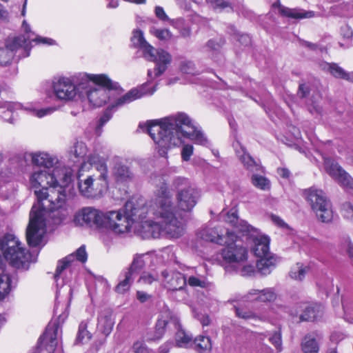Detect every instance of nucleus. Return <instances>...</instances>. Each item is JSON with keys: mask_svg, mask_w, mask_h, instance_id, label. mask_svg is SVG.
Segmentation results:
<instances>
[{"mask_svg": "<svg viewBox=\"0 0 353 353\" xmlns=\"http://www.w3.org/2000/svg\"><path fill=\"white\" fill-rule=\"evenodd\" d=\"M72 175L70 172L56 168L37 170L30 177L32 187L41 190H34L37 202L32 207L29 223L26 228L28 245L36 247L40 245L46 232V215L49 212H61L59 221L68 214L66 207L68 196L70 194Z\"/></svg>", "mask_w": 353, "mask_h": 353, "instance_id": "f257e3e1", "label": "nucleus"}, {"mask_svg": "<svg viewBox=\"0 0 353 353\" xmlns=\"http://www.w3.org/2000/svg\"><path fill=\"white\" fill-rule=\"evenodd\" d=\"M145 128L154 143L159 147V154L164 156L168 149L180 145L183 137L195 143L207 145L208 140L203 133L193 123L192 119L183 112H178L159 120L139 124Z\"/></svg>", "mask_w": 353, "mask_h": 353, "instance_id": "f03ea898", "label": "nucleus"}, {"mask_svg": "<svg viewBox=\"0 0 353 353\" xmlns=\"http://www.w3.org/2000/svg\"><path fill=\"white\" fill-rule=\"evenodd\" d=\"M152 181L155 185L159 186V189L149 212L157 221L143 223L141 234L144 239H155L163 236L179 238L184 233V224L174 214L172 195L165 180L161 176H155Z\"/></svg>", "mask_w": 353, "mask_h": 353, "instance_id": "7ed1b4c3", "label": "nucleus"}, {"mask_svg": "<svg viewBox=\"0 0 353 353\" xmlns=\"http://www.w3.org/2000/svg\"><path fill=\"white\" fill-rule=\"evenodd\" d=\"M2 256L10 265L15 268L27 270L29 266L30 254L21 247V243L12 234H6L0 238V301L10 291L11 279L4 273Z\"/></svg>", "mask_w": 353, "mask_h": 353, "instance_id": "20e7f679", "label": "nucleus"}, {"mask_svg": "<svg viewBox=\"0 0 353 353\" xmlns=\"http://www.w3.org/2000/svg\"><path fill=\"white\" fill-rule=\"evenodd\" d=\"M145 212L143 204L137 206L133 201H128L123 209L104 212L103 228L110 230L116 234L128 232L134 222L145 217Z\"/></svg>", "mask_w": 353, "mask_h": 353, "instance_id": "39448f33", "label": "nucleus"}, {"mask_svg": "<svg viewBox=\"0 0 353 353\" xmlns=\"http://www.w3.org/2000/svg\"><path fill=\"white\" fill-rule=\"evenodd\" d=\"M79 86L88 89L86 94L90 103L94 107H101L110 99L111 90H117L119 84L113 82L105 74H83Z\"/></svg>", "mask_w": 353, "mask_h": 353, "instance_id": "423d86ee", "label": "nucleus"}, {"mask_svg": "<svg viewBox=\"0 0 353 353\" xmlns=\"http://www.w3.org/2000/svg\"><path fill=\"white\" fill-rule=\"evenodd\" d=\"M22 28L26 34L14 37L11 41L7 42L5 48H0L1 65H7L11 63L17 49L19 48H23L25 50L29 49V45L32 41L48 45L54 43V41L51 39L34 36V34L30 31V26L26 21H23Z\"/></svg>", "mask_w": 353, "mask_h": 353, "instance_id": "0eeeda50", "label": "nucleus"}, {"mask_svg": "<svg viewBox=\"0 0 353 353\" xmlns=\"http://www.w3.org/2000/svg\"><path fill=\"white\" fill-rule=\"evenodd\" d=\"M88 148L83 142H77L72 148L70 152V160L74 163H79L81 170L85 165L86 161L89 164L94 165L97 170L101 172L98 180L105 181L107 179V166L103 160L101 159L97 154H90L86 157Z\"/></svg>", "mask_w": 353, "mask_h": 353, "instance_id": "6e6552de", "label": "nucleus"}, {"mask_svg": "<svg viewBox=\"0 0 353 353\" xmlns=\"http://www.w3.org/2000/svg\"><path fill=\"white\" fill-rule=\"evenodd\" d=\"M305 197L310 203L317 218L323 223H330L333 219L332 205L321 190L311 188L305 192Z\"/></svg>", "mask_w": 353, "mask_h": 353, "instance_id": "1a4fd4ad", "label": "nucleus"}, {"mask_svg": "<svg viewBox=\"0 0 353 353\" xmlns=\"http://www.w3.org/2000/svg\"><path fill=\"white\" fill-rule=\"evenodd\" d=\"M228 240L225 247L221 250L223 259L228 263H239L248 259V250L238 243L237 236L234 232H227Z\"/></svg>", "mask_w": 353, "mask_h": 353, "instance_id": "9d476101", "label": "nucleus"}, {"mask_svg": "<svg viewBox=\"0 0 353 353\" xmlns=\"http://www.w3.org/2000/svg\"><path fill=\"white\" fill-rule=\"evenodd\" d=\"M146 85H143L139 88H134L127 92L123 97L118 99L115 104L109 107L100 119V125L103 126L112 117V110L115 107L121 106L129 103L137 99H140L145 95H152L156 90L155 87L152 89H148Z\"/></svg>", "mask_w": 353, "mask_h": 353, "instance_id": "9b49d317", "label": "nucleus"}, {"mask_svg": "<svg viewBox=\"0 0 353 353\" xmlns=\"http://www.w3.org/2000/svg\"><path fill=\"white\" fill-rule=\"evenodd\" d=\"M104 212L94 207H85L74 216L73 222L77 226H96L103 228Z\"/></svg>", "mask_w": 353, "mask_h": 353, "instance_id": "f8f14e48", "label": "nucleus"}, {"mask_svg": "<svg viewBox=\"0 0 353 353\" xmlns=\"http://www.w3.org/2000/svg\"><path fill=\"white\" fill-rule=\"evenodd\" d=\"M143 57L148 61L156 63L154 74L153 75V72L151 70L148 71V76L151 79L161 75L167 70L168 65L172 61V56L169 52L163 49H155L154 47Z\"/></svg>", "mask_w": 353, "mask_h": 353, "instance_id": "ddd939ff", "label": "nucleus"}, {"mask_svg": "<svg viewBox=\"0 0 353 353\" xmlns=\"http://www.w3.org/2000/svg\"><path fill=\"white\" fill-rule=\"evenodd\" d=\"M200 197L199 192L193 186H187L177 191L176 200L178 209L190 212L196 205Z\"/></svg>", "mask_w": 353, "mask_h": 353, "instance_id": "4468645a", "label": "nucleus"}, {"mask_svg": "<svg viewBox=\"0 0 353 353\" xmlns=\"http://www.w3.org/2000/svg\"><path fill=\"white\" fill-rule=\"evenodd\" d=\"M53 90L57 99L62 101H72L77 94V88L71 79L59 77L53 81Z\"/></svg>", "mask_w": 353, "mask_h": 353, "instance_id": "2eb2a0df", "label": "nucleus"}, {"mask_svg": "<svg viewBox=\"0 0 353 353\" xmlns=\"http://www.w3.org/2000/svg\"><path fill=\"white\" fill-rule=\"evenodd\" d=\"M81 175L78 176V187L80 193L87 198L99 197L102 193V188L92 176H88L81 179Z\"/></svg>", "mask_w": 353, "mask_h": 353, "instance_id": "dca6fc26", "label": "nucleus"}, {"mask_svg": "<svg viewBox=\"0 0 353 353\" xmlns=\"http://www.w3.org/2000/svg\"><path fill=\"white\" fill-rule=\"evenodd\" d=\"M88 259V254L85 245H81L77 251L65 256L63 260L59 261L57 267L54 279L57 281L62 272L72 265L75 260L81 263H85Z\"/></svg>", "mask_w": 353, "mask_h": 353, "instance_id": "f3484780", "label": "nucleus"}, {"mask_svg": "<svg viewBox=\"0 0 353 353\" xmlns=\"http://www.w3.org/2000/svg\"><path fill=\"white\" fill-rule=\"evenodd\" d=\"M165 286L170 290H180L186 285L187 281L183 274L176 271L161 272Z\"/></svg>", "mask_w": 353, "mask_h": 353, "instance_id": "a211bd4d", "label": "nucleus"}, {"mask_svg": "<svg viewBox=\"0 0 353 353\" xmlns=\"http://www.w3.org/2000/svg\"><path fill=\"white\" fill-rule=\"evenodd\" d=\"M276 293L273 288H268L262 290L252 289L250 290L243 299L245 301L272 302L276 300Z\"/></svg>", "mask_w": 353, "mask_h": 353, "instance_id": "6ab92c4d", "label": "nucleus"}, {"mask_svg": "<svg viewBox=\"0 0 353 353\" xmlns=\"http://www.w3.org/2000/svg\"><path fill=\"white\" fill-rule=\"evenodd\" d=\"M322 339V334L317 331L306 334L301 342L302 351L304 353H319V342Z\"/></svg>", "mask_w": 353, "mask_h": 353, "instance_id": "aec40b11", "label": "nucleus"}, {"mask_svg": "<svg viewBox=\"0 0 353 353\" xmlns=\"http://www.w3.org/2000/svg\"><path fill=\"white\" fill-rule=\"evenodd\" d=\"M252 240L253 241L252 252L256 257L261 258L272 254L270 252V239L268 236L259 234Z\"/></svg>", "mask_w": 353, "mask_h": 353, "instance_id": "412c9836", "label": "nucleus"}, {"mask_svg": "<svg viewBox=\"0 0 353 353\" xmlns=\"http://www.w3.org/2000/svg\"><path fill=\"white\" fill-rule=\"evenodd\" d=\"M114 321L112 318V311L105 308L101 311L98 316L97 328L104 335L108 336L112 332Z\"/></svg>", "mask_w": 353, "mask_h": 353, "instance_id": "4be33fe9", "label": "nucleus"}, {"mask_svg": "<svg viewBox=\"0 0 353 353\" xmlns=\"http://www.w3.org/2000/svg\"><path fill=\"white\" fill-rule=\"evenodd\" d=\"M273 6L279 8V12L281 15L288 18L300 19L312 18L314 16V12L312 11H305L297 8H289L281 6L279 1L274 3Z\"/></svg>", "mask_w": 353, "mask_h": 353, "instance_id": "5701e85b", "label": "nucleus"}, {"mask_svg": "<svg viewBox=\"0 0 353 353\" xmlns=\"http://www.w3.org/2000/svg\"><path fill=\"white\" fill-rule=\"evenodd\" d=\"M58 330V325L52 329L48 327L46 332L39 339V344H41L43 341L48 343L46 350L49 353H61L60 350L57 349L58 345L57 339Z\"/></svg>", "mask_w": 353, "mask_h": 353, "instance_id": "b1692460", "label": "nucleus"}, {"mask_svg": "<svg viewBox=\"0 0 353 353\" xmlns=\"http://www.w3.org/2000/svg\"><path fill=\"white\" fill-rule=\"evenodd\" d=\"M321 68L330 73L335 78L342 79L348 81H353V72H347L334 63H323Z\"/></svg>", "mask_w": 353, "mask_h": 353, "instance_id": "393cba45", "label": "nucleus"}, {"mask_svg": "<svg viewBox=\"0 0 353 353\" xmlns=\"http://www.w3.org/2000/svg\"><path fill=\"white\" fill-rule=\"evenodd\" d=\"M199 238L206 241L214 242L217 244H222L225 241L223 239V234L220 233L218 228H204L197 233Z\"/></svg>", "mask_w": 353, "mask_h": 353, "instance_id": "a878e982", "label": "nucleus"}, {"mask_svg": "<svg viewBox=\"0 0 353 353\" xmlns=\"http://www.w3.org/2000/svg\"><path fill=\"white\" fill-rule=\"evenodd\" d=\"M236 154L247 170L252 172H263L261 165L258 163L248 152H246L244 148L241 147L240 150H236Z\"/></svg>", "mask_w": 353, "mask_h": 353, "instance_id": "bb28decb", "label": "nucleus"}, {"mask_svg": "<svg viewBox=\"0 0 353 353\" xmlns=\"http://www.w3.org/2000/svg\"><path fill=\"white\" fill-rule=\"evenodd\" d=\"M173 327L176 330L175 339L179 347H186L192 340V334L186 332L181 327L179 318H173L171 321Z\"/></svg>", "mask_w": 353, "mask_h": 353, "instance_id": "cd10ccee", "label": "nucleus"}, {"mask_svg": "<svg viewBox=\"0 0 353 353\" xmlns=\"http://www.w3.org/2000/svg\"><path fill=\"white\" fill-rule=\"evenodd\" d=\"M32 163L37 166H43L46 169H50L57 163L56 157L46 152H35L31 154Z\"/></svg>", "mask_w": 353, "mask_h": 353, "instance_id": "c85d7f7f", "label": "nucleus"}, {"mask_svg": "<svg viewBox=\"0 0 353 353\" xmlns=\"http://www.w3.org/2000/svg\"><path fill=\"white\" fill-rule=\"evenodd\" d=\"M131 41L134 47L139 48L142 51L143 57L153 47L145 41L143 33L140 30L133 31Z\"/></svg>", "mask_w": 353, "mask_h": 353, "instance_id": "c756f323", "label": "nucleus"}, {"mask_svg": "<svg viewBox=\"0 0 353 353\" xmlns=\"http://www.w3.org/2000/svg\"><path fill=\"white\" fill-rule=\"evenodd\" d=\"M322 312L321 305L316 303L305 304L303 307V312L300 315L301 321H314Z\"/></svg>", "mask_w": 353, "mask_h": 353, "instance_id": "7c9ffc66", "label": "nucleus"}, {"mask_svg": "<svg viewBox=\"0 0 353 353\" xmlns=\"http://www.w3.org/2000/svg\"><path fill=\"white\" fill-rule=\"evenodd\" d=\"M276 260L270 254L267 256L259 258L256 263L259 272L263 275L269 274L276 265Z\"/></svg>", "mask_w": 353, "mask_h": 353, "instance_id": "2f4dec72", "label": "nucleus"}, {"mask_svg": "<svg viewBox=\"0 0 353 353\" xmlns=\"http://www.w3.org/2000/svg\"><path fill=\"white\" fill-rule=\"evenodd\" d=\"M235 229L236 232H239L242 236H245L247 239H252L259 234L256 228L243 220H239L235 226Z\"/></svg>", "mask_w": 353, "mask_h": 353, "instance_id": "473e14b6", "label": "nucleus"}, {"mask_svg": "<svg viewBox=\"0 0 353 353\" xmlns=\"http://www.w3.org/2000/svg\"><path fill=\"white\" fill-rule=\"evenodd\" d=\"M173 318H177L175 316H161L159 318L156 324V330L155 334L157 339H160L165 332L167 327L170 326L173 327L172 323L171 321Z\"/></svg>", "mask_w": 353, "mask_h": 353, "instance_id": "72a5a7b5", "label": "nucleus"}, {"mask_svg": "<svg viewBox=\"0 0 353 353\" xmlns=\"http://www.w3.org/2000/svg\"><path fill=\"white\" fill-rule=\"evenodd\" d=\"M235 312L239 318L245 320L253 319L265 321L268 319V316L265 314H257L252 311L241 309L239 307H235Z\"/></svg>", "mask_w": 353, "mask_h": 353, "instance_id": "f704fd0d", "label": "nucleus"}, {"mask_svg": "<svg viewBox=\"0 0 353 353\" xmlns=\"http://www.w3.org/2000/svg\"><path fill=\"white\" fill-rule=\"evenodd\" d=\"M194 347L199 353L210 352L212 349L211 339L208 336H199L194 341Z\"/></svg>", "mask_w": 353, "mask_h": 353, "instance_id": "c9c22d12", "label": "nucleus"}, {"mask_svg": "<svg viewBox=\"0 0 353 353\" xmlns=\"http://www.w3.org/2000/svg\"><path fill=\"white\" fill-rule=\"evenodd\" d=\"M325 169L333 179H336L339 174H341L343 169L334 160L330 159H324Z\"/></svg>", "mask_w": 353, "mask_h": 353, "instance_id": "e433bc0d", "label": "nucleus"}, {"mask_svg": "<svg viewBox=\"0 0 353 353\" xmlns=\"http://www.w3.org/2000/svg\"><path fill=\"white\" fill-rule=\"evenodd\" d=\"M19 106H20V105L18 103L7 102V101L3 102V105L0 108H4L6 110H5L2 113V115H1L2 118L5 121L9 122L10 123H13L14 120V117H13L14 111L15 110L19 109Z\"/></svg>", "mask_w": 353, "mask_h": 353, "instance_id": "4c0bfd02", "label": "nucleus"}, {"mask_svg": "<svg viewBox=\"0 0 353 353\" xmlns=\"http://www.w3.org/2000/svg\"><path fill=\"white\" fill-rule=\"evenodd\" d=\"M123 276V279L120 281L115 288V291L119 294H123L130 289L135 277L127 271L124 272Z\"/></svg>", "mask_w": 353, "mask_h": 353, "instance_id": "58836bf2", "label": "nucleus"}, {"mask_svg": "<svg viewBox=\"0 0 353 353\" xmlns=\"http://www.w3.org/2000/svg\"><path fill=\"white\" fill-rule=\"evenodd\" d=\"M252 185L261 190H269L270 189V181L266 177L258 174H253L251 178Z\"/></svg>", "mask_w": 353, "mask_h": 353, "instance_id": "ea45409f", "label": "nucleus"}, {"mask_svg": "<svg viewBox=\"0 0 353 353\" xmlns=\"http://www.w3.org/2000/svg\"><path fill=\"white\" fill-rule=\"evenodd\" d=\"M114 174L118 180L125 181L132 177V173L126 165L118 163L114 169Z\"/></svg>", "mask_w": 353, "mask_h": 353, "instance_id": "a19ab883", "label": "nucleus"}, {"mask_svg": "<svg viewBox=\"0 0 353 353\" xmlns=\"http://www.w3.org/2000/svg\"><path fill=\"white\" fill-rule=\"evenodd\" d=\"M308 271L307 266H303L298 263L291 269L290 276L294 280L302 281Z\"/></svg>", "mask_w": 353, "mask_h": 353, "instance_id": "79ce46f5", "label": "nucleus"}, {"mask_svg": "<svg viewBox=\"0 0 353 353\" xmlns=\"http://www.w3.org/2000/svg\"><path fill=\"white\" fill-rule=\"evenodd\" d=\"M224 44L225 40L223 38L212 39L208 41L203 47V50L206 52H218L222 48Z\"/></svg>", "mask_w": 353, "mask_h": 353, "instance_id": "37998d69", "label": "nucleus"}, {"mask_svg": "<svg viewBox=\"0 0 353 353\" xmlns=\"http://www.w3.org/2000/svg\"><path fill=\"white\" fill-rule=\"evenodd\" d=\"M145 261L143 259L142 255H136L130 266L126 270L128 272H130L132 275H135L144 267Z\"/></svg>", "mask_w": 353, "mask_h": 353, "instance_id": "c03bdc74", "label": "nucleus"}, {"mask_svg": "<svg viewBox=\"0 0 353 353\" xmlns=\"http://www.w3.org/2000/svg\"><path fill=\"white\" fill-rule=\"evenodd\" d=\"M229 33L233 35L240 44L245 46H248L251 44L250 37L246 34H240L234 26L229 28Z\"/></svg>", "mask_w": 353, "mask_h": 353, "instance_id": "a18cd8bd", "label": "nucleus"}, {"mask_svg": "<svg viewBox=\"0 0 353 353\" xmlns=\"http://www.w3.org/2000/svg\"><path fill=\"white\" fill-rule=\"evenodd\" d=\"M159 279V276L155 271L143 272L139 279V282L145 285H151L157 282Z\"/></svg>", "mask_w": 353, "mask_h": 353, "instance_id": "49530a36", "label": "nucleus"}, {"mask_svg": "<svg viewBox=\"0 0 353 353\" xmlns=\"http://www.w3.org/2000/svg\"><path fill=\"white\" fill-rule=\"evenodd\" d=\"M88 324L86 322H81L79 326V331L77 337V341L83 343L91 339V334L87 330Z\"/></svg>", "mask_w": 353, "mask_h": 353, "instance_id": "de8ad7c7", "label": "nucleus"}, {"mask_svg": "<svg viewBox=\"0 0 353 353\" xmlns=\"http://www.w3.org/2000/svg\"><path fill=\"white\" fill-rule=\"evenodd\" d=\"M335 180L343 188L353 189V179L345 170Z\"/></svg>", "mask_w": 353, "mask_h": 353, "instance_id": "09e8293b", "label": "nucleus"}, {"mask_svg": "<svg viewBox=\"0 0 353 353\" xmlns=\"http://www.w3.org/2000/svg\"><path fill=\"white\" fill-rule=\"evenodd\" d=\"M210 6L215 10H232V4L227 0H210Z\"/></svg>", "mask_w": 353, "mask_h": 353, "instance_id": "8fccbe9b", "label": "nucleus"}, {"mask_svg": "<svg viewBox=\"0 0 353 353\" xmlns=\"http://www.w3.org/2000/svg\"><path fill=\"white\" fill-rule=\"evenodd\" d=\"M343 307L345 313V319L348 322L353 321V299L343 301Z\"/></svg>", "mask_w": 353, "mask_h": 353, "instance_id": "3c124183", "label": "nucleus"}, {"mask_svg": "<svg viewBox=\"0 0 353 353\" xmlns=\"http://www.w3.org/2000/svg\"><path fill=\"white\" fill-rule=\"evenodd\" d=\"M180 70L183 73L196 75L199 72L195 68L194 63L191 61H183L180 63Z\"/></svg>", "mask_w": 353, "mask_h": 353, "instance_id": "603ef678", "label": "nucleus"}, {"mask_svg": "<svg viewBox=\"0 0 353 353\" xmlns=\"http://www.w3.org/2000/svg\"><path fill=\"white\" fill-rule=\"evenodd\" d=\"M270 342L275 347V348L281 352L282 350V338L281 330L274 331L270 334L269 336Z\"/></svg>", "mask_w": 353, "mask_h": 353, "instance_id": "864d4df0", "label": "nucleus"}, {"mask_svg": "<svg viewBox=\"0 0 353 353\" xmlns=\"http://www.w3.org/2000/svg\"><path fill=\"white\" fill-rule=\"evenodd\" d=\"M224 220L226 223L231 224L232 226L235 228V226L239 221L236 210L232 209L230 211H229L226 214Z\"/></svg>", "mask_w": 353, "mask_h": 353, "instance_id": "5fc2aeb1", "label": "nucleus"}, {"mask_svg": "<svg viewBox=\"0 0 353 353\" xmlns=\"http://www.w3.org/2000/svg\"><path fill=\"white\" fill-rule=\"evenodd\" d=\"M153 34L161 40H169L172 37V34L168 29H155Z\"/></svg>", "mask_w": 353, "mask_h": 353, "instance_id": "6e6d98bb", "label": "nucleus"}, {"mask_svg": "<svg viewBox=\"0 0 353 353\" xmlns=\"http://www.w3.org/2000/svg\"><path fill=\"white\" fill-rule=\"evenodd\" d=\"M172 185L177 189V191L181 188H184L185 187L191 186L188 180L181 176L176 177L172 182Z\"/></svg>", "mask_w": 353, "mask_h": 353, "instance_id": "4d7b16f0", "label": "nucleus"}, {"mask_svg": "<svg viewBox=\"0 0 353 353\" xmlns=\"http://www.w3.org/2000/svg\"><path fill=\"white\" fill-rule=\"evenodd\" d=\"M194 148L192 145H184L181 150V157L183 161H188L190 160L193 154Z\"/></svg>", "mask_w": 353, "mask_h": 353, "instance_id": "13d9d810", "label": "nucleus"}, {"mask_svg": "<svg viewBox=\"0 0 353 353\" xmlns=\"http://www.w3.org/2000/svg\"><path fill=\"white\" fill-rule=\"evenodd\" d=\"M188 283L192 287L205 288L207 283L205 280L199 279L198 277L191 276L188 280Z\"/></svg>", "mask_w": 353, "mask_h": 353, "instance_id": "bf43d9fd", "label": "nucleus"}, {"mask_svg": "<svg viewBox=\"0 0 353 353\" xmlns=\"http://www.w3.org/2000/svg\"><path fill=\"white\" fill-rule=\"evenodd\" d=\"M132 348L134 353H150L145 344L140 341L135 342Z\"/></svg>", "mask_w": 353, "mask_h": 353, "instance_id": "052dcab7", "label": "nucleus"}, {"mask_svg": "<svg viewBox=\"0 0 353 353\" xmlns=\"http://www.w3.org/2000/svg\"><path fill=\"white\" fill-rule=\"evenodd\" d=\"M155 14L161 21H169V17L165 14L163 8L160 6L155 8Z\"/></svg>", "mask_w": 353, "mask_h": 353, "instance_id": "680f3d73", "label": "nucleus"}, {"mask_svg": "<svg viewBox=\"0 0 353 353\" xmlns=\"http://www.w3.org/2000/svg\"><path fill=\"white\" fill-rule=\"evenodd\" d=\"M341 34L343 38L350 39L353 36V32L350 26L345 25L341 28Z\"/></svg>", "mask_w": 353, "mask_h": 353, "instance_id": "e2e57ef3", "label": "nucleus"}, {"mask_svg": "<svg viewBox=\"0 0 353 353\" xmlns=\"http://www.w3.org/2000/svg\"><path fill=\"white\" fill-rule=\"evenodd\" d=\"M343 246L345 248L349 256L353 258V244L351 243L348 238L345 239Z\"/></svg>", "mask_w": 353, "mask_h": 353, "instance_id": "0e129e2a", "label": "nucleus"}, {"mask_svg": "<svg viewBox=\"0 0 353 353\" xmlns=\"http://www.w3.org/2000/svg\"><path fill=\"white\" fill-rule=\"evenodd\" d=\"M310 92L309 87L304 83L299 85V88L298 91V94L299 97L303 98L305 97Z\"/></svg>", "mask_w": 353, "mask_h": 353, "instance_id": "69168bd1", "label": "nucleus"}, {"mask_svg": "<svg viewBox=\"0 0 353 353\" xmlns=\"http://www.w3.org/2000/svg\"><path fill=\"white\" fill-rule=\"evenodd\" d=\"M137 298L141 303H145L151 298V296L145 292L137 291Z\"/></svg>", "mask_w": 353, "mask_h": 353, "instance_id": "338daca9", "label": "nucleus"}, {"mask_svg": "<svg viewBox=\"0 0 353 353\" xmlns=\"http://www.w3.org/2000/svg\"><path fill=\"white\" fill-rule=\"evenodd\" d=\"M343 210L345 212V216L347 218L353 217V205L350 203H345L343 206Z\"/></svg>", "mask_w": 353, "mask_h": 353, "instance_id": "774afa93", "label": "nucleus"}]
</instances>
